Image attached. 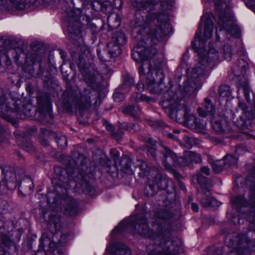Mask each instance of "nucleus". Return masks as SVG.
<instances>
[{"label": "nucleus", "mask_w": 255, "mask_h": 255, "mask_svg": "<svg viewBox=\"0 0 255 255\" xmlns=\"http://www.w3.org/2000/svg\"><path fill=\"white\" fill-rule=\"evenodd\" d=\"M201 24L204 23V29L201 36L200 26L196 32L192 46L199 55L198 62L200 66L186 69V75L178 76L179 89L176 95L181 94L183 97L191 96L197 91L200 80L208 77V72L212 69L219 60V54L212 45L209 43L208 49L205 48V42L213 35V23L209 14L204 15L201 19Z\"/></svg>", "instance_id": "nucleus-1"}, {"label": "nucleus", "mask_w": 255, "mask_h": 255, "mask_svg": "<svg viewBox=\"0 0 255 255\" xmlns=\"http://www.w3.org/2000/svg\"><path fill=\"white\" fill-rule=\"evenodd\" d=\"M141 43L146 44V42ZM140 46L138 43L133 49L132 57L136 61L139 62L138 70L140 76H144L146 70H147L146 82L149 91L153 94L163 93V99L161 105L165 110L168 116L172 119L175 117L174 99L175 93L171 90V86L169 83V86L165 87L162 83L164 76L163 71L158 69L153 76V70L151 69L150 62L149 59L152 57L157 52V50L152 47H145Z\"/></svg>", "instance_id": "nucleus-2"}, {"label": "nucleus", "mask_w": 255, "mask_h": 255, "mask_svg": "<svg viewBox=\"0 0 255 255\" xmlns=\"http://www.w3.org/2000/svg\"><path fill=\"white\" fill-rule=\"evenodd\" d=\"M149 232V227L144 215L138 214L121 221L119 225L112 231L110 236L113 240L114 234L116 233L124 234L126 232H129L134 235L137 234L148 237Z\"/></svg>", "instance_id": "nucleus-3"}, {"label": "nucleus", "mask_w": 255, "mask_h": 255, "mask_svg": "<svg viewBox=\"0 0 255 255\" xmlns=\"http://www.w3.org/2000/svg\"><path fill=\"white\" fill-rule=\"evenodd\" d=\"M154 22H157L156 30H151L148 34V41L153 45H156L162 40V37L168 35L171 31V27L168 16L164 13H160L153 19Z\"/></svg>", "instance_id": "nucleus-4"}, {"label": "nucleus", "mask_w": 255, "mask_h": 255, "mask_svg": "<svg viewBox=\"0 0 255 255\" xmlns=\"http://www.w3.org/2000/svg\"><path fill=\"white\" fill-rule=\"evenodd\" d=\"M85 61L81 59L78 63V66L87 84L93 89H96L99 86V80H106L110 77L111 70L106 67L102 73L99 74L97 71L94 70L93 71H90L85 65Z\"/></svg>", "instance_id": "nucleus-5"}, {"label": "nucleus", "mask_w": 255, "mask_h": 255, "mask_svg": "<svg viewBox=\"0 0 255 255\" xmlns=\"http://www.w3.org/2000/svg\"><path fill=\"white\" fill-rule=\"evenodd\" d=\"M218 25L220 31L224 29L234 37H239L241 35L239 27L233 23V16L229 11L219 14Z\"/></svg>", "instance_id": "nucleus-6"}, {"label": "nucleus", "mask_w": 255, "mask_h": 255, "mask_svg": "<svg viewBox=\"0 0 255 255\" xmlns=\"http://www.w3.org/2000/svg\"><path fill=\"white\" fill-rule=\"evenodd\" d=\"M250 241L245 236H243L236 245L231 250L228 255H250L251 252L249 248Z\"/></svg>", "instance_id": "nucleus-7"}, {"label": "nucleus", "mask_w": 255, "mask_h": 255, "mask_svg": "<svg viewBox=\"0 0 255 255\" xmlns=\"http://www.w3.org/2000/svg\"><path fill=\"white\" fill-rule=\"evenodd\" d=\"M112 40L113 41L108 43L107 50L111 57H114L120 54L121 52L120 45L126 43V38L124 34H121L118 39H116V37L113 36Z\"/></svg>", "instance_id": "nucleus-8"}, {"label": "nucleus", "mask_w": 255, "mask_h": 255, "mask_svg": "<svg viewBox=\"0 0 255 255\" xmlns=\"http://www.w3.org/2000/svg\"><path fill=\"white\" fill-rule=\"evenodd\" d=\"M130 249L125 245L117 243L115 245L109 244L103 255H131Z\"/></svg>", "instance_id": "nucleus-9"}, {"label": "nucleus", "mask_w": 255, "mask_h": 255, "mask_svg": "<svg viewBox=\"0 0 255 255\" xmlns=\"http://www.w3.org/2000/svg\"><path fill=\"white\" fill-rule=\"evenodd\" d=\"M202 159L200 154L191 151H186L183 157H180L176 159V163L180 166H188L191 163H199Z\"/></svg>", "instance_id": "nucleus-10"}, {"label": "nucleus", "mask_w": 255, "mask_h": 255, "mask_svg": "<svg viewBox=\"0 0 255 255\" xmlns=\"http://www.w3.org/2000/svg\"><path fill=\"white\" fill-rule=\"evenodd\" d=\"M37 0H0V5L5 7L15 6L17 9H23L29 8L36 2Z\"/></svg>", "instance_id": "nucleus-11"}, {"label": "nucleus", "mask_w": 255, "mask_h": 255, "mask_svg": "<svg viewBox=\"0 0 255 255\" xmlns=\"http://www.w3.org/2000/svg\"><path fill=\"white\" fill-rule=\"evenodd\" d=\"M11 250H15L14 243L6 236L0 234V255H10Z\"/></svg>", "instance_id": "nucleus-12"}, {"label": "nucleus", "mask_w": 255, "mask_h": 255, "mask_svg": "<svg viewBox=\"0 0 255 255\" xmlns=\"http://www.w3.org/2000/svg\"><path fill=\"white\" fill-rule=\"evenodd\" d=\"M188 127L196 132H200L205 128L206 125L201 119L197 118L194 115L190 114L185 120Z\"/></svg>", "instance_id": "nucleus-13"}, {"label": "nucleus", "mask_w": 255, "mask_h": 255, "mask_svg": "<svg viewBox=\"0 0 255 255\" xmlns=\"http://www.w3.org/2000/svg\"><path fill=\"white\" fill-rule=\"evenodd\" d=\"M69 183L70 185L69 188L72 187L71 185L72 184H74L75 189L82 188L83 191L87 192H89L92 188L86 176H84L83 173H80L79 176L76 177L73 180L69 181Z\"/></svg>", "instance_id": "nucleus-14"}, {"label": "nucleus", "mask_w": 255, "mask_h": 255, "mask_svg": "<svg viewBox=\"0 0 255 255\" xmlns=\"http://www.w3.org/2000/svg\"><path fill=\"white\" fill-rule=\"evenodd\" d=\"M203 106L204 107L205 109H203L202 107H199L197 110L200 116L205 118L207 117L208 114L211 115H213L215 114V107L213 104L211 100L208 98L204 99Z\"/></svg>", "instance_id": "nucleus-15"}, {"label": "nucleus", "mask_w": 255, "mask_h": 255, "mask_svg": "<svg viewBox=\"0 0 255 255\" xmlns=\"http://www.w3.org/2000/svg\"><path fill=\"white\" fill-rule=\"evenodd\" d=\"M48 228L52 232H58L61 227V219L57 215H51L48 223Z\"/></svg>", "instance_id": "nucleus-16"}, {"label": "nucleus", "mask_w": 255, "mask_h": 255, "mask_svg": "<svg viewBox=\"0 0 255 255\" xmlns=\"http://www.w3.org/2000/svg\"><path fill=\"white\" fill-rule=\"evenodd\" d=\"M193 180L196 181L200 185L202 192L208 195L210 189L207 186V178L201 173H198L193 176Z\"/></svg>", "instance_id": "nucleus-17"}, {"label": "nucleus", "mask_w": 255, "mask_h": 255, "mask_svg": "<svg viewBox=\"0 0 255 255\" xmlns=\"http://www.w3.org/2000/svg\"><path fill=\"white\" fill-rule=\"evenodd\" d=\"M79 212L77 203L74 199L69 198L67 200L65 213L70 216H74Z\"/></svg>", "instance_id": "nucleus-18"}, {"label": "nucleus", "mask_w": 255, "mask_h": 255, "mask_svg": "<svg viewBox=\"0 0 255 255\" xmlns=\"http://www.w3.org/2000/svg\"><path fill=\"white\" fill-rule=\"evenodd\" d=\"M203 194L205 197H202L200 203L203 207H216L219 206L218 202L210 196V190H209V193H208V195H206L204 193H203Z\"/></svg>", "instance_id": "nucleus-19"}, {"label": "nucleus", "mask_w": 255, "mask_h": 255, "mask_svg": "<svg viewBox=\"0 0 255 255\" xmlns=\"http://www.w3.org/2000/svg\"><path fill=\"white\" fill-rule=\"evenodd\" d=\"M14 110L10 108L6 102L5 97L2 94L0 95V115L6 117L10 112H13Z\"/></svg>", "instance_id": "nucleus-20"}, {"label": "nucleus", "mask_w": 255, "mask_h": 255, "mask_svg": "<svg viewBox=\"0 0 255 255\" xmlns=\"http://www.w3.org/2000/svg\"><path fill=\"white\" fill-rule=\"evenodd\" d=\"M85 92L86 93V94L83 95L81 98L80 102L81 103L80 104V105H79V109L81 108L82 109H83V108H87L89 107L90 105L91 97L90 96L87 94V93H88L89 94L91 93V92H90L89 91H88L87 90H86Z\"/></svg>", "instance_id": "nucleus-21"}, {"label": "nucleus", "mask_w": 255, "mask_h": 255, "mask_svg": "<svg viewBox=\"0 0 255 255\" xmlns=\"http://www.w3.org/2000/svg\"><path fill=\"white\" fill-rule=\"evenodd\" d=\"M123 111L127 114L135 117L140 112V110L138 106H128L125 107Z\"/></svg>", "instance_id": "nucleus-22"}, {"label": "nucleus", "mask_w": 255, "mask_h": 255, "mask_svg": "<svg viewBox=\"0 0 255 255\" xmlns=\"http://www.w3.org/2000/svg\"><path fill=\"white\" fill-rule=\"evenodd\" d=\"M131 99L137 102L145 101L149 103L154 102L153 99L140 93H135L133 94L131 97Z\"/></svg>", "instance_id": "nucleus-23"}, {"label": "nucleus", "mask_w": 255, "mask_h": 255, "mask_svg": "<svg viewBox=\"0 0 255 255\" xmlns=\"http://www.w3.org/2000/svg\"><path fill=\"white\" fill-rule=\"evenodd\" d=\"M128 85V82H125L122 86L121 90L117 89L113 94V98L117 102H119L124 99L125 88L126 86Z\"/></svg>", "instance_id": "nucleus-24"}, {"label": "nucleus", "mask_w": 255, "mask_h": 255, "mask_svg": "<svg viewBox=\"0 0 255 255\" xmlns=\"http://www.w3.org/2000/svg\"><path fill=\"white\" fill-rule=\"evenodd\" d=\"M218 94L221 97H229L231 95V90L228 85H221L218 88Z\"/></svg>", "instance_id": "nucleus-25"}, {"label": "nucleus", "mask_w": 255, "mask_h": 255, "mask_svg": "<svg viewBox=\"0 0 255 255\" xmlns=\"http://www.w3.org/2000/svg\"><path fill=\"white\" fill-rule=\"evenodd\" d=\"M238 162V157L234 156L232 154H227L224 159L225 165L229 166H236Z\"/></svg>", "instance_id": "nucleus-26"}, {"label": "nucleus", "mask_w": 255, "mask_h": 255, "mask_svg": "<svg viewBox=\"0 0 255 255\" xmlns=\"http://www.w3.org/2000/svg\"><path fill=\"white\" fill-rule=\"evenodd\" d=\"M132 5L134 7H138L139 9L144 10L152 5V3L151 2H147L144 0H137L135 1H132Z\"/></svg>", "instance_id": "nucleus-27"}, {"label": "nucleus", "mask_w": 255, "mask_h": 255, "mask_svg": "<svg viewBox=\"0 0 255 255\" xmlns=\"http://www.w3.org/2000/svg\"><path fill=\"white\" fill-rule=\"evenodd\" d=\"M239 89L243 90L245 98L247 101L248 103H250L251 102V99L250 97V88L248 82L246 81L243 83H240Z\"/></svg>", "instance_id": "nucleus-28"}, {"label": "nucleus", "mask_w": 255, "mask_h": 255, "mask_svg": "<svg viewBox=\"0 0 255 255\" xmlns=\"http://www.w3.org/2000/svg\"><path fill=\"white\" fill-rule=\"evenodd\" d=\"M194 143L195 139L188 136H184L183 141L180 142L181 146H184L188 149L192 148Z\"/></svg>", "instance_id": "nucleus-29"}, {"label": "nucleus", "mask_w": 255, "mask_h": 255, "mask_svg": "<svg viewBox=\"0 0 255 255\" xmlns=\"http://www.w3.org/2000/svg\"><path fill=\"white\" fill-rule=\"evenodd\" d=\"M233 203L238 207L245 206L247 205V202L242 196H236L232 199Z\"/></svg>", "instance_id": "nucleus-30"}, {"label": "nucleus", "mask_w": 255, "mask_h": 255, "mask_svg": "<svg viewBox=\"0 0 255 255\" xmlns=\"http://www.w3.org/2000/svg\"><path fill=\"white\" fill-rule=\"evenodd\" d=\"M215 2V5L216 9L219 11L226 7L231 0H213Z\"/></svg>", "instance_id": "nucleus-31"}, {"label": "nucleus", "mask_w": 255, "mask_h": 255, "mask_svg": "<svg viewBox=\"0 0 255 255\" xmlns=\"http://www.w3.org/2000/svg\"><path fill=\"white\" fill-rule=\"evenodd\" d=\"M223 52L225 58L228 61H230L232 56V51L231 47L228 45H224L223 47Z\"/></svg>", "instance_id": "nucleus-32"}, {"label": "nucleus", "mask_w": 255, "mask_h": 255, "mask_svg": "<svg viewBox=\"0 0 255 255\" xmlns=\"http://www.w3.org/2000/svg\"><path fill=\"white\" fill-rule=\"evenodd\" d=\"M184 252L183 242L181 238L176 237V255L182 254Z\"/></svg>", "instance_id": "nucleus-33"}, {"label": "nucleus", "mask_w": 255, "mask_h": 255, "mask_svg": "<svg viewBox=\"0 0 255 255\" xmlns=\"http://www.w3.org/2000/svg\"><path fill=\"white\" fill-rule=\"evenodd\" d=\"M28 63V58H26V62L24 64V70L26 72H27L30 74V76H33L34 74V67L33 65L34 63L33 62H31V64L29 65Z\"/></svg>", "instance_id": "nucleus-34"}, {"label": "nucleus", "mask_w": 255, "mask_h": 255, "mask_svg": "<svg viewBox=\"0 0 255 255\" xmlns=\"http://www.w3.org/2000/svg\"><path fill=\"white\" fill-rule=\"evenodd\" d=\"M56 142L58 146L63 147L67 146V140L65 135H61L58 138H56Z\"/></svg>", "instance_id": "nucleus-35"}, {"label": "nucleus", "mask_w": 255, "mask_h": 255, "mask_svg": "<svg viewBox=\"0 0 255 255\" xmlns=\"http://www.w3.org/2000/svg\"><path fill=\"white\" fill-rule=\"evenodd\" d=\"M214 129L217 132H222L224 130L223 126L220 121H215L212 123Z\"/></svg>", "instance_id": "nucleus-36"}, {"label": "nucleus", "mask_w": 255, "mask_h": 255, "mask_svg": "<svg viewBox=\"0 0 255 255\" xmlns=\"http://www.w3.org/2000/svg\"><path fill=\"white\" fill-rule=\"evenodd\" d=\"M238 66L239 68L241 69V72L244 74L246 73V70L248 67V64L243 59H239Z\"/></svg>", "instance_id": "nucleus-37"}, {"label": "nucleus", "mask_w": 255, "mask_h": 255, "mask_svg": "<svg viewBox=\"0 0 255 255\" xmlns=\"http://www.w3.org/2000/svg\"><path fill=\"white\" fill-rule=\"evenodd\" d=\"M247 151V149L242 146H237L235 149L236 155H243Z\"/></svg>", "instance_id": "nucleus-38"}, {"label": "nucleus", "mask_w": 255, "mask_h": 255, "mask_svg": "<svg viewBox=\"0 0 255 255\" xmlns=\"http://www.w3.org/2000/svg\"><path fill=\"white\" fill-rule=\"evenodd\" d=\"M17 51H18L19 52H20L21 53V50L19 48H18L16 50V49L10 50L8 52V54L11 53V54H13V58L14 59L15 61H18L19 58V55L17 54Z\"/></svg>", "instance_id": "nucleus-39"}, {"label": "nucleus", "mask_w": 255, "mask_h": 255, "mask_svg": "<svg viewBox=\"0 0 255 255\" xmlns=\"http://www.w3.org/2000/svg\"><path fill=\"white\" fill-rule=\"evenodd\" d=\"M213 169L215 172L219 173L223 169V166L220 163H215L213 165Z\"/></svg>", "instance_id": "nucleus-40"}, {"label": "nucleus", "mask_w": 255, "mask_h": 255, "mask_svg": "<svg viewBox=\"0 0 255 255\" xmlns=\"http://www.w3.org/2000/svg\"><path fill=\"white\" fill-rule=\"evenodd\" d=\"M200 171L202 173L205 174L207 176L210 175V169L208 166H202L200 168Z\"/></svg>", "instance_id": "nucleus-41"}, {"label": "nucleus", "mask_w": 255, "mask_h": 255, "mask_svg": "<svg viewBox=\"0 0 255 255\" xmlns=\"http://www.w3.org/2000/svg\"><path fill=\"white\" fill-rule=\"evenodd\" d=\"M184 226V223L182 220H179V221H177L176 220V228H179V230L181 231L182 230ZM177 230V229H176V231Z\"/></svg>", "instance_id": "nucleus-42"}, {"label": "nucleus", "mask_w": 255, "mask_h": 255, "mask_svg": "<svg viewBox=\"0 0 255 255\" xmlns=\"http://www.w3.org/2000/svg\"><path fill=\"white\" fill-rule=\"evenodd\" d=\"M246 4L249 7H252L255 5V0H245Z\"/></svg>", "instance_id": "nucleus-43"}, {"label": "nucleus", "mask_w": 255, "mask_h": 255, "mask_svg": "<svg viewBox=\"0 0 255 255\" xmlns=\"http://www.w3.org/2000/svg\"><path fill=\"white\" fill-rule=\"evenodd\" d=\"M115 16V22L116 24L115 25H113V27L117 28L120 26L121 23L119 17L117 15H116Z\"/></svg>", "instance_id": "nucleus-44"}, {"label": "nucleus", "mask_w": 255, "mask_h": 255, "mask_svg": "<svg viewBox=\"0 0 255 255\" xmlns=\"http://www.w3.org/2000/svg\"><path fill=\"white\" fill-rule=\"evenodd\" d=\"M177 182H178V184L180 186L181 189L183 191L186 192V187H185V185L183 184V183L180 180H178Z\"/></svg>", "instance_id": "nucleus-45"}, {"label": "nucleus", "mask_w": 255, "mask_h": 255, "mask_svg": "<svg viewBox=\"0 0 255 255\" xmlns=\"http://www.w3.org/2000/svg\"><path fill=\"white\" fill-rule=\"evenodd\" d=\"M192 209L195 212H197L199 210L198 206L196 203H193L191 205Z\"/></svg>", "instance_id": "nucleus-46"}, {"label": "nucleus", "mask_w": 255, "mask_h": 255, "mask_svg": "<svg viewBox=\"0 0 255 255\" xmlns=\"http://www.w3.org/2000/svg\"><path fill=\"white\" fill-rule=\"evenodd\" d=\"M25 150L29 152H32L34 151V148L32 145H30L29 146L25 147Z\"/></svg>", "instance_id": "nucleus-47"}, {"label": "nucleus", "mask_w": 255, "mask_h": 255, "mask_svg": "<svg viewBox=\"0 0 255 255\" xmlns=\"http://www.w3.org/2000/svg\"><path fill=\"white\" fill-rule=\"evenodd\" d=\"M137 89L139 91H142L143 89V85L142 83H138L137 85Z\"/></svg>", "instance_id": "nucleus-48"}, {"label": "nucleus", "mask_w": 255, "mask_h": 255, "mask_svg": "<svg viewBox=\"0 0 255 255\" xmlns=\"http://www.w3.org/2000/svg\"><path fill=\"white\" fill-rule=\"evenodd\" d=\"M97 54H98V56L99 59L102 61H106V59H104L103 56H101V51H100L98 49H97Z\"/></svg>", "instance_id": "nucleus-49"}, {"label": "nucleus", "mask_w": 255, "mask_h": 255, "mask_svg": "<svg viewBox=\"0 0 255 255\" xmlns=\"http://www.w3.org/2000/svg\"><path fill=\"white\" fill-rule=\"evenodd\" d=\"M106 127L107 130L112 131L113 129V126L111 124H107L106 125Z\"/></svg>", "instance_id": "nucleus-50"}, {"label": "nucleus", "mask_w": 255, "mask_h": 255, "mask_svg": "<svg viewBox=\"0 0 255 255\" xmlns=\"http://www.w3.org/2000/svg\"><path fill=\"white\" fill-rule=\"evenodd\" d=\"M215 255H224L221 250H218Z\"/></svg>", "instance_id": "nucleus-51"}, {"label": "nucleus", "mask_w": 255, "mask_h": 255, "mask_svg": "<svg viewBox=\"0 0 255 255\" xmlns=\"http://www.w3.org/2000/svg\"><path fill=\"white\" fill-rule=\"evenodd\" d=\"M166 150L167 151V156H170L171 154V151L169 149H166Z\"/></svg>", "instance_id": "nucleus-52"}, {"label": "nucleus", "mask_w": 255, "mask_h": 255, "mask_svg": "<svg viewBox=\"0 0 255 255\" xmlns=\"http://www.w3.org/2000/svg\"><path fill=\"white\" fill-rule=\"evenodd\" d=\"M113 17V15H110L108 17V21L110 23L111 21L112 20V17Z\"/></svg>", "instance_id": "nucleus-53"}, {"label": "nucleus", "mask_w": 255, "mask_h": 255, "mask_svg": "<svg viewBox=\"0 0 255 255\" xmlns=\"http://www.w3.org/2000/svg\"><path fill=\"white\" fill-rule=\"evenodd\" d=\"M60 54L62 58L65 57V53L63 51H60Z\"/></svg>", "instance_id": "nucleus-54"}, {"label": "nucleus", "mask_w": 255, "mask_h": 255, "mask_svg": "<svg viewBox=\"0 0 255 255\" xmlns=\"http://www.w3.org/2000/svg\"><path fill=\"white\" fill-rule=\"evenodd\" d=\"M176 110L178 109L179 110H180V108L179 107H178V105H177V101H176Z\"/></svg>", "instance_id": "nucleus-55"}, {"label": "nucleus", "mask_w": 255, "mask_h": 255, "mask_svg": "<svg viewBox=\"0 0 255 255\" xmlns=\"http://www.w3.org/2000/svg\"><path fill=\"white\" fill-rule=\"evenodd\" d=\"M182 65H180V66L178 67V68H177L178 71H180V69L181 68V66H182Z\"/></svg>", "instance_id": "nucleus-56"}, {"label": "nucleus", "mask_w": 255, "mask_h": 255, "mask_svg": "<svg viewBox=\"0 0 255 255\" xmlns=\"http://www.w3.org/2000/svg\"><path fill=\"white\" fill-rule=\"evenodd\" d=\"M216 36L218 39H219V35H218V32L216 31Z\"/></svg>", "instance_id": "nucleus-57"}, {"label": "nucleus", "mask_w": 255, "mask_h": 255, "mask_svg": "<svg viewBox=\"0 0 255 255\" xmlns=\"http://www.w3.org/2000/svg\"><path fill=\"white\" fill-rule=\"evenodd\" d=\"M29 189H30L31 191H32V190H33V187H30V188H29Z\"/></svg>", "instance_id": "nucleus-58"}, {"label": "nucleus", "mask_w": 255, "mask_h": 255, "mask_svg": "<svg viewBox=\"0 0 255 255\" xmlns=\"http://www.w3.org/2000/svg\"><path fill=\"white\" fill-rule=\"evenodd\" d=\"M2 226V223L1 222H0V227H1Z\"/></svg>", "instance_id": "nucleus-59"}, {"label": "nucleus", "mask_w": 255, "mask_h": 255, "mask_svg": "<svg viewBox=\"0 0 255 255\" xmlns=\"http://www.w3.org/2000/svg\"><path fill=\"white\" fill-rule=\"evenodd\" d=\"M181 105H182V108H183L184 107V106H185V104H182Z\"/></svg>", "instance_id": "nucleus-60"}, {"label": "nucleus", "mask_w": 255, "mask_h": 255, "mask_svg": "<svg viewBox=\"0 0 255 255\" xmlns=\"http://www.w3.org/2000/svg\"><path fill=\"white\" fill-rule=\"evenodd\" d=\"M48 106L50 107L51 106V103H48Z\"/></svg>", "instance_id": "nucleus-61"}, {"label": "nucleus", "mask_w": 255, "mask_h": 255, "mask_svg": "<svg viewBox=\"0 0 255 255\" xmlns=\"http://www.w3.org/2000/svg\"><path fill=\"white\" fill-rule=\"evenodd\" d=\"M63 237H64V236H62L61 237L60 240H62V238H63Z\"/></svg>", "instance_id": "nucleus-62"}, {"label": "nucleus", "mask_w": 255, "mask_h": 255, "mask_svg": "<svg viewBox=\"0 0 255 255\" xmlns=\"http://www.w3.org/2000/svg\"><path fill=\"white\" fill-rule=\"evenodd\" d=\"M176 178H177V176H178V173H177V172H176Z\"/></svg>", "instance_id": "nucleus-63"}, {"label": "nucleus", "mask_w": 255, "mask_h": 255, "mask_svg": "<svg viewBox=\"0 0 255 255\" xmlns=\"http://www.w3.org/2000/svg\"><path fill=\"white\" fill-rule=\"evenodd\" d=\"M40 253V251L38 250V251H37V253L36 254H38V253Z\"/></svg>", "instance_id": "nucleus-64"}]
</instances>
